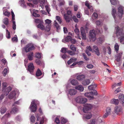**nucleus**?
<instances>
[{
    "mask_svg": "<svg viewBox=\"0 0 124 124\" xmlns=\"http://www.w3.org/2000/svg\"><path fill=\"white\" fill-rule=\"evenodd\" d=\"M118 11L116 13V8L113 7L111 12L112 15L115 20V25L118 21V20L121 19L124 14L123 7L121 6H119L118 8Z\"/></svg>",
    "mask_w": 124,
    "mask_h": 124,
    "instance_id": "obj_1",
    "label": "nucleus"
},
{
    "mask_svg": "<svg viewBox=\"0 0 124 124\" xmlns=\"http://www.w3.org/2000/svg\"><path fill=\"white\" fill-rule=\"evenodd\" d=\"M117 37L119 38L120 42L122 44H124V33L123 30L119 28V26H117L115 27Z\"/></svg>",
    "mask_w": 124,
    "mask_h": 124,
    "instance_id": "obj_2",
    "label": "nucleus"
},
{
    "mask_svg": "<svg viewBox=\"0 0 124 124\" xmlns=\"http://www.w3.org/2000/svg\"><path fill=\"white\" fill-rule=\"evenodd\" d=\"M7 86V83L3 82L2 84V91L4 93V94L7 95L12 89L10 86H8L6 88Z\"/></svg>",
    "mask_w": 124,
    "mask_h": 124,
    "instance_id": "obj_3",
    "label": "nucleus"
},
{
    "mask_svg": "<svg viewBox=\"0 0 124 124\" xmlns=\"http://www.w3.org/2000/svg\"><path fill=\"white\" fill-rule=\"evenodd\" d=\"M97 94V92L96 90H94L93 92H87L85 93V96L87 97L90 100L93 99L94 97L93 95H96Z\"/></svg>",
    "mask_w": 124,
    "mask_h": 124,
    "instance_id": "obj_4",
    "label": "nucleus"
},
{
    "mask_svg": "<svg viewBox=\"0 0 124 124\" xmlns=\"http://www.w3.org/2000/svg\"><path fill=\"white\" fill-rule=\"evenodd\" d=\"M96 33L94 30H91L90 32L89 38L90 41H94L96 38Z\"/></svg>",
    "mask_w": 124,
    "mask_h": 124,
    "instance_id": "obj_5",
    "label": "nucleus"
},
{
    "mask_svg": "<svg viewBox=\"0 0 124 124\" xmlns=\"http://www.w3.org/2000/svg\"><path fill=\"white\" fill-rule=\"evenodd\" d=\"M34 48L33 44L31 43L29 44L24 48L25 52L27 53L30 51L34 49Z\"/></svg>",
    "mask_w": 124,
    "mask_h": 124,
    "instance_id": "obj_6",
    "label": "nucleus"
},
{
    "mask_svg": "<svg viewBox=\"0 0 124 124\" xmlns=\"http://www.w3.org/2000/svg\"><path fill=\"white\" fill-rule=\"evenodd\" d=\"M90 109H82L83 112L85 113H88L85 116V118L87 119H90L92 117V114L90 113Z\"/></svg>",
    "mask_w": 124,
    "mask_h": 124,
    "instance_id": "obj_7",
    "label": "nucleus"
},
{
    "mask_svg": "<svg viewBox=\"0 0 124 124\" xmlns=\"http://www.w3.org/2000/svg\"><path fill=\"white\" fill-rule=\"evenodd\" d=\"M17 93V91H13L10 93L8 95L9 98L10 99H13L15 100L16 98V95Z\"/></svg>",
    "mask_w": 124,
    "mask_h": 124,
    "instance_id": "obj_8",
    "label": "nucleus"
},
{
    "mask_svg": "<svg viewBox=\"0 0 124 124\" xmlns=\"http://www.w3.org/2000/svg\"><path fill=\"white\" fill-rule=\"evenodd\" d=\"M68 93L71 95H73L76 94L77 93V91L75 89L70 88L68 90Z\"/></svg>",
    "mask_w": 124,
    "mask_h": 124,
    "instance_id": "obj_9",
    "label": "nucleus"
},
{
    "mask_svg": "<svg viewBox=\"0 0 124 124\" xmlns=\"http://www.w3.org/2000/svg\"><path fill=\"white\" fill-rule=\"evenodd\" d=\"M122 54L123 52H120L116 55L115 60L116 61L119 62L120 61Z\"/></svg>",
    "mask_w": 124,
    "mask_h": 124,
    "instance_id": "obj_10",
    "label": "nucleus"
},
{
    "mask_svg": "<svg viewBox=\"0 0 124 124\" xmlns=\"http://www.w3.org/2000/svg\"><path fill=\"white\" fill-rule=\"evenodd\" d=\"M38 102L37 100H33L31 102L30 106V108H37V106L36 104Z\"/></svg>",
    "mask_w": 124,
    "mask_h": 124,
    "instance_id": "obj_11",
    "label": "nucleus"
},
{
    "mask_svg": "<svg viewBox=\"0 0 124 124\" xmlns=\"http://www.w3.org/2000/svg\"><path fill=\"white\" fill-rule=\"evenodd\" d=\"M34 67L32 63H31L28 66V70L30 73L32 74L33 72Z\"/></svg>",
    "mask_w": 124,
    "mask_h": 124,
    "instance_id": "obj_12",
    "label": "nucleus"
},
{
    "mask_svg": "<svg viewBox=\"0 0 124 124\" xmlns=\"http://www.w3.org/2000/svg\"><path fill=\"white\" fill-rule=\"evenodd\" d=\"M75 88L76 89L78 90L80 92H83L84 90V87L81 85H78L75 86Z\"/></svg>",
    "mask_w": 124,
    "mask_h": 124,
    "instance_id": "obj_13",
    "label": "nucleus"
},
{
    "mask_svg": "<svg viewBox=\"0 0 124 124\" xmlns=\"http://www.w3.org/2000/svg\"><path fill=\"white\" fill-rule=\"evenodd\" d=\"M85 108H95L96 107L95 105L91 104L86 103L84 105Z\"/></svg>",
    "mask_w": 124,
    "mask_h": 124,
    "instance_id": "obj_14",
    "label": "nucleus"
},
{
    "mask_svg": "<svg viewBox=\"0 0 124 124\" xmlns=\"http://www.w3.org/2000/svg\"><path fill=\"white\" fill-rule=\"evenodd\" d=\"M93 50L96 54L98 56L100 55L98 47L96 46H94L93 47Z\"/></svg>",
    "mask_w": 124,
    "mask_h": 124,
    "instance_id": "obj_15",
    "label": "nucleus"
},
{
    "mask_svg": "<svg viewBox=\"0 0 124 124\" xmlns=\"http://www.w3.org/2000/svg\"><path fill=\"white\" fill-rule=\"evenodd\" d=\"M104 40V37L102 36L100 37L97 39V42L98 44L102 43Z\"/></svg>",
    "mask_w": 124,
    "mask_h": 124,
    "instance_id": "obj_16",
    "label": "nucleus"
},
{
    "mask_svg": "<svg viewBox=\"0 0 124 124\" xmlns=\"http://www.w3.org/2000/svg\"><path fill=\"white\" fill-rule=\"evenodd\" d=\"M119 99L123 106H124V95L123 94H120L118 97Z\"/></svg>",
    "mask_w": 124,
    "mask_h": 124,
    "instance_id": "obj_17",
    "label": "nucleus"
},
{
    "mask_svg": "<svg viewBox=\"0 0 124 124\" xmlns=\"http://www.w3.org/2000/svg\"><path fill=\"white\" fill-rule=\"evenodd\" d=\"M75 29L74 30V31L77 36V38L81 39V37L79 35V33H80V31L77 28L76 25H75Z\"/></svg>",
    "mask_w": 124,
    "mask_h": 124,
    "instance_id": "obj_18",
    "label": "nucleus"
},
{
    "mask_svg": "<svg viewBox=\"0 0 124 124\" xmlns=\"http://www.w3.org/2000/svg\"><path fill=\"white\" fill-rule=\"evenodd\" d=\"M63 16L67 22L69 23L70 22V17L71 16L68 15L66 14H63Z\"/></svg>",
    "mask_w": 124,
    "mask_h": 124,
    "instance_id": "obj_19",
    "label": "nucleus"
},
{
    "mask_svg": "<svg viewBox=\"0 0 124 124\" xmlns=\"http://www.w3.org/2000/svg\"><path fill=\"white\" fill-rule=\"evenodd\" d=\"M85 5L88 8L90 9V11L91 12H93V8L91 5L89 3V2L87 1H86L85 2Z\"/></svg>",
    "mask_w": 124,
    "mask_h": 124,
    "instance_id": "obj_20",
    "label": "nucleus"
},
{
    "mask_svg": "<svg viewBox=\"0 0 124 124\" xmlns=\"http://www.w3.org/2000/svg\"><path fill=\"white\" fill-rule=\"evenodd\" d=\"M90 83V80L89 79H86L83 81L82 82V84L84 85H88Z\"/></svg>",
    "mask_w": 124,
    "mask_h": 124,
    "instance_id": "obj_21",
    "label": "nucleus"
},
{
    "mask_svg": "<svg viewBox=\"0 0 124 124\" xmlns=\"http://www.w3.org/2000/svg\"><path fill=\"white\" fill-rule=\"evenodd\" d=\"M111 111V109H107L106 110V112L103 116V117L105 118L107 117L108 115L110 114Z\"/></svg>",
    "mask_w": 124,
    "mask_h": 124,
    "instance_id": "obj_22",
    "label": "nucleus"
},
{
    "mask_svg": "<svg viewBox=\"0 0 124 124\" xmlns=\"http://www.w3.org/2000/svg\"><path fill=\"white\" fill-rule=\"evenodd\" d=\"M111 104H113L115 105H117L119 103V101L117 99H113L111 100L110 101Z\"/></svg>",
    "mask_w": 124,
    "mask_h": 124,
    "instance_id": "obj_23",
    "label": "nucleus"
},
{
    "mask_svg": "<svg viewBox=\"0 0 124 124\" xmlns=\"http://www.w3.org/2000/svg\"><path fill=\"white\" fill-rule=\"evenodd\" d=\"M71 37L70 36H68L66 37L65 39H63L62 40V41L63 42L65 43V42H69L71 40Z\"/></svg>",
    "mask_w": 124,
    "mask_h": 124,
    "instance_id": "obj_24",
    "label": "nucleus"
},
{
    "mask_svg": "<svg viewBox=\"0 0 124 124\" xmlns=\"http://www.w3.org/2000/svg\"><path fill=\"white\" fill-rule=\"evenodd\" d=\"M54 26H55L57 31L59 32L60 30V27L59 26L58 24L57 23L55 20L54 22Z\"/></svg>",
    "mask_w": 124,
    "mask_h": 124,
    "instance_id": "obj_25",
    "label": "nucleus"
},
{
    "mask_svg": "<svg viewBox=\"0 0 124 124\" xmlns=\"http://www.w3.org/2000/svg\"><path fill=\"white\" fill-rule=\"evenodd\" d=\"M39 0L40 4V6L42 8L44 7V6L45 3V0Z\"/></svg>",
    "mask_w": 124,
    "mask_h": 124,
    "instance_id": "obj_26",
    "label": "nucleus"
},
{
    "mask_svg": "<svg viewBox=\"0 0 124 124\" xmlns=\"http://www.w3.org/2000/svg\"><path fill=\"white\" fill-rule=\"evenodd\" d=\"M33 13L32 15L33 16L35 17H39V14H37V13L38 12L37 10L35 9H33L32 10Z\"/></svg>",
    "mask_w": 124,
    "mask_h": 124,
    "instance_id": "obj_27",
    "label": "nucleus"
},
{
    "mask_svg": "<svg viewBox=\"0 0 124 124\" xmlns=\"http://www.w3.org/2000/svg\"><path fill=\"white\" fill-rule=\"evenodd\" d=\"M85 78V76L84 75H79L77 77V79L79 81H81Z\"/></svg>",
    "mask_w": 124,
    "mask_h": 124,
    "instance_id": "obj_28",
    "label": "nucleus"
},
{
    "mask_svg": "<svg viewBox=\"0 0 124 124\" xmlns=\"http://www.w3.org/2000/svg\"><path fill=\"white\" fill-rule=\"evenodd\" d=\"M95 23L96 25L99 27L101 26L103 24L102 21L101 20H97Z\"/></svg>",
    "mask_w": 124,
    "mask_h": 124,
    "instance_id": "obj_29",
    "label": "nucleus"
},
{
    "mask_svg": "<svg viewBox=\"0 0 124 124\" xmlns=\"http://www.w3.org/2000/svg\"><path fill=\"white\" fill-rule=\"evenodd\" d=\"M96 85L94 84L89 86L88 87V89L90 90H93L96 88Z\"/></svg>",
    "mask_w": 124,
    "mask_h": 124,
    "instance_id": "obj_30",
    "label": "nucleus"
},
{
    "mask_svg": "<svg viewBox=\"0 0 124 124\" xmlns=\"http://www.w3.org/2000/svg\"><path fill=\"white\" fill-rule=\"evenodd\" d=\"M82 99V96H79L76 98L75 101L77 102L81 103Z\"/></svg>",
    "mask_w": 124,
    "mask_h": 124,
    "instance_id": "obj_31",
    "label": "nucleus"
},
{
    "mask_svg": "<svg viewBox=\"0 0 124 124\" xmlns=\"http://www.w3.org/2000/svg\"><path fill=\"white\" fill-rule=\"evenodd\" d=\"M38 27L42 30H43L45 29L44 27L42 22L39 23L38 25Z\"/></svg>",
    "mask_w": 124,
    "mask_h": 124,
    "instance_id": "obj_32",
    "label": "nucleus"
},
{
    "mask_svg": "<svg viewBox=\"0 0 124 124\" xmlns=\"http://www.w3.org/2000/svg\"><path fill=\"white\" fill-rule=\"evenodd\" d=\"M33 53L31 52L29 53L28 55V58L30 60H32L33 58Z\"/></svg>",
    "mask_w": 124,
    "mask_h": 124,
    "instance_id": "obj_33",
    "label": "nucleus"
},
{
    "mask_svg": "<svg viewBox=\"0 0 124 124\" xmlns=\"http://www.w3.org/2000/svg\"><path fill=\"white\" fill-rule=\"evenodd\" d=\"M70 82L71 84L74 85H76L78 84L77 80L75 79H73Z\"/></svg>",
    "mask_w": 124,
    "mask_h": 124,
    "instance_id": "obj_34",
    "label": "nucleus"
},
{
    "mask_svg": "<svg viewBox=\"0 0 124 124\" xmlns=\"http://www.w3.org/2000/svg\"><path fill=\"white\" fill-rule=\"evenodd\" d=\"M110 1L111 4L113 5H116L119 3L117 0H110Z\"/></svg>",
    "mask_w": 124,
    "mask_h": 124,
    "instance_id": "obj_35",
    "label": "nucleus"
},
{
    "mask_svg": "<svg viewBox=\"0 0 124 124\" xmlns=\"http://www.w3.org/2000/svg\"><path fill=\"white\" fill-rule=\"evenodd\" d=\"M8 70L6 68H5L2 72L3 76L5 77L8 72Z\"/></svg>",
    "mask_w": 124,
    "mask_h": 124,
    "instance_id": "obj_36",
    "label": "nucleus"
},
{
    "mask_svg": "<svg viewBox=\"0 0 124 124\" xmlns=\"http://www.w3.org/2000/svg\"><path fill=\"white\" fill-rule=\"evenodd\" d=\"M114 48L116 52L117 53L119 50V46L117 43H116L115 45Z\"/></svg>",
    "mask_w": 124,
    "mask_h": 124,
    "instance_id": "obj_37",
    "label": "nucleus"
},
{
    "mask_svg": "<svg viewBox=\"0 0 124 124\" xmlns=\"http://www.w3.org/2000/svg\"><path fill=\"white\" fill-rule=\"evenodd\" d=\"M122 109H115V112L117 114H119L122 113Z\"/></svg>",
    "mask_w": 124,
    "mask_h": 124,
    "instance_id": "obj_38",
    "label": "nucleus"
},
{
    "mask_svg": "<svg viewBox=\"0 0 124 124\" xmlns=\"http://www.w3.org/2000/svg\"><path fill=\"white\" fill-rule=\"evenodd\" d=\"M46 26L44 30L47 31H49L50 29L51 25H46Z\"/></svg>",
    "mask_w": 124,
    "mask_h": 124,
    "instance_id": "obj_39",
    "label": "nucleus"
},
{
    "mask_svg": "<svg viewBox=\"0 0 124 124\" xmlns=\"http://www.w3.org/2000/svg\"><path fill=\"white\" fill-rule=\"evenodd\" d=\"M3 23L5 25H7L8 23V19L7 18H5L3 20Z\"/></svg>",
    "mask_w": 124,
    "mask_h": 124,
    "instance_id": "obj_40",
    "label": "nucleus"
},
{
    "mask_svg": "<svg viewBox=\"0 0 124 124\" xmlns=\"http://www.w3.org/2000/svg\"><path fill=\"white\" fill-rule=\"evenodd\" d=\"M56 18L59 23H61L62 22V20L61 17L59 16H57L56 17Z\"/></svg>",
    "mask_w": 124,
    "mask_h": 124,
    "instance_id": "obj_41",
    "label": "nucleus"
},
{
    "mask_svg": "<svg viewBox=\"0 0 124 124\" xmlns=\"http://www.w3.org/2000/svg\"><path fill=\"white\" fill-rule=\"evenodd\" d=\"M21 6L24 8H26V6L25 4V1L24 0H21L20 2Z\"/></svg>",
    "mask_w": 124,
    "mask_h": 124,
    "instance_id": "obj_42",
    "label": "nucleus"
},
{
    "mask_svg": "<svg viewBox=\"0 0 124 124\" xmlns=\"http://www.w3.org/2000/svg\"><path fill=\"white\" fill-rule=\"evenodd\" d=\"M98 16V15L96 13H94L93 15L92 16V19L93 20L96 19L97 18Z\"/></svg>",
    "mask_w": 124,
    "mask_h": 124,
    "instance_id": "obj_43",
    "label": "nucleus"
},
{
    "mask_svg": "<svg viewBox=\"0 0 124 124\" xmlns=\"http://www.w3.org/2000/svg\"><path fill=\"white\" fill-rule=\"evenodd\" d=\"M31 122L32 123H34L35 121V116L33 115H31L30 118Z\"/></svg>",
    "mask_w": 124,
    "mask_h": 124,
    "instance_id": "obj_44",
    "label": "nucleus"
},
{
    "mask_svg": "<svg viewBox=\"0 0 124 124\" xmlns=\"http://www.w3.org/2000/svg\"><path fill=\"white\" fill-rule=\"evenodd\" d=\"M42 73L39 69H38L36 73V75L37 76H39L42 74Z\"/></svg>",
    "mask_w": 124,
    "mask_h": 124,
    "instance_id": "obj_45",
    "label": "nucleus"
},
{
    "mask_svg": "<svg viewBox=\"0 0 124 124\" xmlns=\"http://www.w3.org/2000/svg\"><path fill=\"white\" fill-rule=\"evenodd\" d=\"M87 101V99L86 98L83 97L82 96L81 104H83L85 103Z\"/></svg>",
    "mask_w": 124,
    "mask_h": 124,
    "instance_id": "obj_46",
    "label": "nucleus"
},
{
    "mask_svg": "<svg viewBox=\"0 0 124 124\" xmlns=\"http://www.w3.org/2000/svg\"><path fill=\"white\" fill-rule=\"evenodd\" d=\"M19 104V102L18 101H17L15 102L12 105V108H17V107L16 105V104Z\"/></svg>",
    "mask_w": 124,
    "mask_h": 124,
    "instance_id": "obj_47",
    "label": "nucleus"
},
{
    "mask_svg": "<svg viewBox=\"0 0 124 124\" xmlns=\"http://www.w3.org/2000/svg\"><path fill=\"white\" fill-rule=\"evenodd\" d=\"M6 37L8 39L10 38V33L7 29H6Z\"/></svg>",
    "mask_w": 124,
    "mask_h": 124,
    "instance_id": "obj_48",
    "label": "nucleus"
},
{
    "mask_svg": "<svg viewBox=\"0 0 124 124\" xmlns=\"http://www.w3.org/2000/svg\"><path fill=\"white\" fill-rule=\"evenodd\" d=\"M70 49L72 50L74 52H75L76 51V47L74 46V45H72L70 46Z\"/></svg>",
    "mask_w": 124,
    "mask_h": 124,
    "instance_id": "obj_49",
    "label": "nucleus"
},
{
    "mask_svg": "<svg viewBox=\"0 0 124 124\" xmlns=\"http://www.w3.org/2000/svg\"><path fill=\"white\" fill-rule=\"evenodd\" d=\"M46 25H51L50 23H51V21L47 19L45 21Z\"/></svg>",
    "mask_w": 124,
    "mask_h": 124,
    "instance_id": "obj_50",
    "label": "nucleus"
},
{
    "mask_svg": "<svg viewBox=\"0 0 124 124\" xmlns=\"http://www.w3.org/2000/svg\"><path fill=\"white\" fill-rule=\"evenodd\" d=\"M36 57L39 58H40L42 56V54L41 53H37L36 54Z\"/></svg>",
    "mask_w": 124,
    "mask_h": 124,
    "instance_id": "obj_51",
    "label": "nucleus"
},
{
    "mask_svg": "<svg viewBox=\"0 0 124 124\" xmlns=\"http://www.w3.org/2000/svg\"><path fill=\"white\" fill-rule=\"evenodd\" d=\"M17 109H12L10 111L11 114H15L17 112Z\"/></svg>",
    "mask_w": 124,
    "mask_h": 124,
    "instance_id": "obj_52",
    "label": "nucleus"
},
{
    "mask_svg": "<svg viewBox=\"0 0 124 124\" xmlns=\"http://www.w3.org/2000/svg\"><path fill=\"white\" fill-rule=\"evenodd\" d=\"M67 48L65 47L62 48L61 49V51L63 53H66L67 52Z\"/></svg>",
    "mask_w": 124,
    "mask_h": 124,
    "instance_id": "obj_53",
    "label": "nucleus"
},
{
    "mask_svg": "<svg viewBox=\"0 0 124 124\" xmlns=\"http://www.w3.org/2000/svg\"><path fill=\"white\" fill-rule=\"evenodd\" d=\"M96 122L95 120L94 119H92L90 120V123L89 124H95Z\"/></svg>",
    "mask_w": 124,
    "mask_h": 124,
    "instance_id": "obj_54",
    "label": "nucleus"
},
{
    "mask_svg": "<svg viewBox=\"0 0 124 124\" xmlns=\"http://www.w3.org/2000/svg\"><path fill=\"white\" fill-rule=\"evenodd\" d=\"M82 36V38L83 39L85 40L86 39V34L85 33L81 34Z\"/></svg>",
    "mask_w": 124,
    "mask_h": 124,
    "instance_id": "obj_55",
    "label": "nucleus"
},
{
    "mask_svg": "<svg viewBox=\"0 0 124 124\" xmlns=\"http://www.w3.org/2000/svg\"><path fill=\"white\" fill-rule=\"evenodd\" d=\"M67 122V120L64 118L62 119L61 121V123L62 124H65Z\"/></svg>",
    "mask_w": 124,
    "mask_h": 124,
    "instance_id": "obj_56",
    "label": "nucleus"
},
{
    "mask_svg": "<svg viewBox=\"0 0 124 124\" xmlns=\"http://www.w3.org/2000/svg\"><path fill=\"white\" fill-rule=\"evenodd\" d=\"M72 18L74 21L75 22L78 23V20L76 18L75 16H72Z\"/></svg>",
    "mask_w": 124,
    "mask_h": 124,
    "instance_id": "obj_57",
    "label": "nucleus"
},
{
    "mask_svg": "<svg viewBox=\"0 0 124 124\" xmlns=\"http://www.w3.org/2000/svg\"><path fill=\"white\" fill-rule=\"evenodd\" d=\"M13 21V29L15 30L16 28V23L14 20L12 21Z\"/></svg>",
    "mask_w": 124,
    "mask_h": 124,
    "instance_id": "obj_58",
    "label": "nucleus"
},
{
    "mask_svg": "<svg viewBox=\"0 0 124 124\" xmlns=\"http://www.w3.org/2000/svg\"><path fill=\"white\" fill-rule=\"evenodd\" d=\"M3 13L4 15L6 16H7L8 17L10 14V13L8 12L7 11H5L4 12V11Z\"/></svg>",
    "mask_w": 124,
    "mask_h": 124,
    "instance_id": "obj_59",
    "label": "nucleus"
},
{
    "mask_svg": "<svg viewBox=\"0 0 124 124\" xmlns=\"http://www.w3.org/2000/svg\"><path fill=\"white\" fill-rule=\"evenodd\" d=\"M80 31L81 34L85 33L84 28L83 27H81Z\"/></svg>",
    "mask_w": 124,
    "mask_h": 124,
    "instance_id": "obj_60",
    "label": "nucleus"
},
{
    "mask_svg": "<svg viewBox=\"0 0 124 124\" xmlns=\"http://www.w3.org/2000/svg\"><path fill=\"white\" fill-rule=\"evenodd\" d=\"M11 15L12 16V21L15 20V15L12 11H11Z\"/></svg>",
    "mask_w": 124,
    "mask_h": 124,
    "instance_id": "obj_61",
    "label": "nucleus"
},
{
    "mask_svg": "<svg viewBox=\"0 0 124 124\" xmlns=\"http://www.w3.org/2000/svg\"><path fill=\"white\" fill-rule=\"evenodd\" d=\"M6 111V109H0V112L1 114L5 113Z\"/></svg>",
    "mask_w": 124,
    "mask_h": 124,
    "instance_id": "obj_62",
    "label": "nucleus"
},
{
    "mask_svg": "<svg viewBox=\"0 0 124 124\" xmlns=\"http://www.w3.org/2000/svg\"><path fill=\"white\" fill-rule=\"evenodd\" d=\"M68 53L69 54L71 55H73L75 54V52H72L70 50L68 51Z\"/></svg>",
    "mask_w": 124,
    "mask_h": 124,
    "instance_id": "obj_63",
    "label": "nucleus"
},
{
    "mask_svg": "<svg viewBox=\"0 0 124 124\" xmlns=\"http://www.w3.org/2000/svg\"><path fill=\"white\" fill-rule=\"evenodd\" d=\"M86 67L88 69H92L93 67V66L92 64H89L87 65Z\"/></svg>",
    "mask_w": 124,
    "mask_h": 124,
    "instance_id": "obj_64",
    "label": "nucleus"
}]
</instances>
